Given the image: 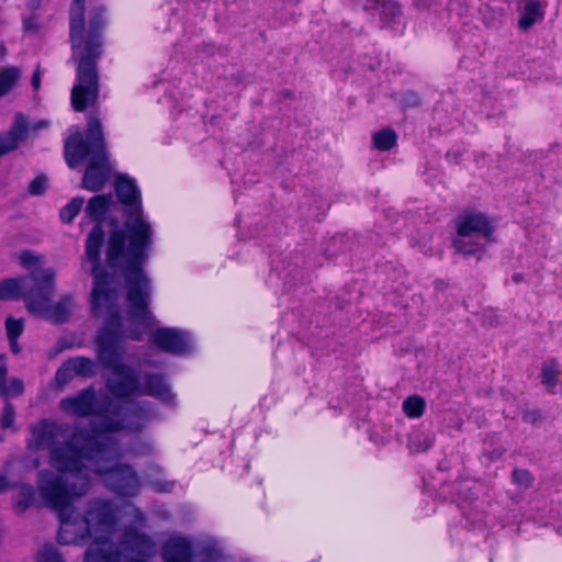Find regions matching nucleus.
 <instances>
[{
  "mask_svg": "<svg viewBox=\"0 0 562 562\" xmlns=\"http://www.w3.org/2000/svg\"><path fill=\"white\" fill-rule=\"evenodd\" d=\"M42 4V0H27L26 1V7L32 10V11H35L37 10Z\"/></svg>",
  "mask_w": 562,
  "mask_h": 562,
  "instance_id": "obj_31",
  "label": "nucleus"
},
{
  "mask_svg": "<svg viewBox=\"0 0 562 562\" xmlns=\"http://www.w3.org/2000/svg\"><path fill=\"white\" fill-rule=\"evenodd\" d=\"M432 445V439H430L428 436L424 438V447L416 448L415 451H425Z\"/></svg>",
  "mask_w": 562,
  "mask_h": 562,
  "instance_id": "obj_33",
  "label": "nucleus"
},
{
  "mask_svg": "<svg viewBox=\"0 0 562 562\" xmlns=\"http://www.w3.org/2000/svg\"><path fill=\"white\" fill-rule=\"evenodd\" d=\"M55 289V271L45 270L41 274L33 273L31 278L4 280L0 282V300L23 297L27 311L55 324L69 319L72 308V297L65 296L52 304L50 297Z\"/></svg>",
  "mask_w": 562,
  "mask_h": 562,
  "instance_id": "obj_6",
  "label": "nucleus"
},
{
  "mask_svg": "<svg viewBox=\"0 0 562 562\" xmlns=\"http://www.w3.org/2000/svg\"><path fill=\"white\" fill-rule=\"evenodd\" d=\"M76 374L71 372L70 370H65V363L61 366V368L56 373V382L60 385L67 383L72 376Z\"/></svg>",
  "mask_w": 562,
  "mask_h": 562,
  "instance_id": "obj_28",
  "label": "nucleus"
},
{
  "mask_svg": "<svg viewBox=\"0 0 562 562\" xmlns=\"http://www.w3.org/2000/svg\"><path fill=\"white\" fill-rule=\"evenodd\" d=\"M5 374H7V368L5 367H1L0 368V389L2 387V385L4 383Z\"/></svg>",
  "mask_w": 562,
  "mask_h": 562,
  "instance_id": "obj_35",
  "label": "nucleus"
},
{
  "mask_svg": "<svg viewBox=\"0 0 562 562\" xmlns=\"http://www.w3.org/2000/svg\"><path fill=\"white\" fill-rule=\"evenodd\" d=\"M381 15L385 23L391 24L401 15V8L396 3L383 4Z\"/></svg>",
  "mask_w": 562,
  "mask_h": 562,
  "instance_id": "obj_23",
  "label": "nucleus"
},
{
  "mask_svg": "<svg viewBox=\"0 0 562 562\" xmlns=\"http://www.w3.org/2000/svg\"><path fill=\"white\" fill-rule=\"evenodd\" d=\"M95 362L83 357H76L65 362V370H70L76 375L90 376L95 372Z\"/></svg>",
  "mask_w": 562,
  "mask_h": 562,
  "instance_id": "obj_16",
  "label": "nucleus"
},
{
  "mask_svg": "<svg viewBox=\"0 0 562 562\" xmlns=\"http://www.w3.org/2000/svg\"><path fill=\"white\" fill-rule=\"evenodd\" d=\"M19 262L24 269L31 271L30 276L24 277V278H19L18 279L19 281L31 278L33 273L41 274V272L49 269V268L40 269L41 266L43 265V257L36 255L35 252H33L31 250L22 251L19 256Z\"/></svg>",
  "mask_w": 562,
  "mask_h": 562,
  "instance_id": "obj_15",
  "label": "nucleus"
},
{
  "mask_svg": "<svg viewBox=\"0 0 562 562\" xmlns=\"http://www.w3.org/2000/svg\"><path fill=\"white\" fill-rule=\"evenodd\" d=\"M397 136L394 131L385 128L373 135L374 147L379 150H390L396 144Z\"/></svg>",
  "mask_w": 562,
  "mask_h": 562,
  "instance_id": "obj_19",
  "label": "nucleus"
},
{
  "mask_svg": "<svg viewBox=\"0 0 562 562\" xmlns=\"http://www.w3.org/2000/svg\"><path fill=\"white\" fill-rule=\"evenodd\" d=\"M46 125H47L46 122H40V123L34 125L33 130L37 131V130H40V128H42V127H44Z\"/></svg>",
  "mask_w": 562,
  "mask_h": 562,
  "instance_id": "obj_36",
  "label": "nucleus"
},
{
  "mask_svg": "<svg viewBox=\"0 0 562 562\" xmlns=\"http://www.w3.org/2000/svg\"><path fill=\"white\" fill-rule=\"evenodd\" d=\"M14 417H15V414H14L13 406L9 403L5 404L3 412H2V416H1V427L3 429H8V428L12 427L13 423H14Z\"/></svg>",
  "mask_w": 562,
  "mask_h": 562,
  "instance_id": "obj_26",
  "label": "nucleus"
},
{
  "mask_svg": "<svg viewBox=\"0 0 562 562\" xmlns=\"http://www.w3.org/2000/svg\"><path fill=\"white\" fill-rule=\"evenodd\" d=\"M5 329L8 338H19L24 329V322L22 318L16 319L13 317H8L5 321Z\"/></svg>",
  "mask_w": 562,
  "mask_h": 562,
  "instance_id": "obj_21",
  "label": "nucleus"
},
{
  "mask_svg": "<svg viewBox=\"0 0 562 562\" xmlns=\"http://www.w3.org/2000/svg\"><path fill=\"white\" fill-rule=\"evenodd\" d=\"M543 15V10L539 1L528 0L521 9V16L518 25L521 30L530 29Z\"/></svg>",
  "mask_w": 562,
  "mask_h": 562,
  "instance_id": "obj_13",
  "label": "nucleus"
},
{
  "mask_svg": "<svg viewBox=\"0 0 562 562\" xmlns=\"http://www.w3.org/2000/svg\"><path fill=\"white\" fill-rule=\"evenodd\" d=\"M133 525L124 530L121 542L110 552L103 554L93 546L86 554L83 562H147L156 552V544L146 533L139 531L144 524L142 512L127 504Z\"/></svg>",
  "mask_w": 562,
  "mask_h": 562,
  "instance_id": "obj_8",
  "label": "nucleus"
},
{
  "mask_svg": "<svg viewBox=\"0 0 562 562\" xmlns=\"http://www.w3.org/2000/svg\"><path fill=\"white\" fill-rule=\"evenodd\" d=\"M513 477L517 484L524 485V486L530 485L531 481H532L530 473L526 470H517V469L514 470Z\"/></svg>",
  "mask_w": 562,
  "mask_h": 562,
  "instance_id": "obj_27",
  "label": "nucleus"
},
{
  "mask_svg": "<svg viewBox=\"0 0 562 562\" xmlns=\"http://www.w3.org/2000/svg\"><path fill=\"white\" fill-rule=\"evenodd\" d=\"M23 27L27 32H37L40 30L38 19L36 16H29L23 20Z\"/></svg>",
  "mask_w": 562,
  "mask_h": 562,
  "instance_id": "obj_29",
  "label": "nucleus"
},
{
  "mask_svg": "<svg viewBox=\"0 0 562 562\" xmlns=\"http://www.w3.org/2000/svg\"><path fill=\"white\" fill-rule=\"evenodd\" d=\"M127 316L122 318L116 311L117 288L115 284V300L111 307L97 312L95 315H106L105 324L97 338V352L102 366L111 370L108 381L110 392L116 397L131 395H150L162 402L171 403L175 398L169 385L161 375H148L144 384H139L136 372L121 363L124 353L125 339L142 340L144 335H151V342L159 349L175 355H182L190 350L191 340L187 333L176 328H156L157 319L149 310L150 280L148 279V294L142 304L128 299V282L124 278Z\"/></svg>",
  "mask_w": 562,
  "mask_h": 562,
  "instance_id": "obj_2",
  "label": "nucleus"
},
{
  "mask_svg": "<svg viewBox=\"0 0 562 562\" xmlns=\"http://www.w3.org/2000/svg\"><path fill=\"white\" fill-rule=\"evenodd\" d=\"M10 340V348L12 350L13 353H19L20 352V347H19V344H18V338H9Z\"/></svg>",
  "mask_w": 562,
  "mask_h": 562,
  "instance_id": "obj_32",
  "label": "nucleus"
},
{
  "mask_svg": "<svg viewBox=\"0 0 562 562\" xmlns=\"http://www.w3.org/2000/svg\"><path fill=\"white\" fill-rule=\"evenodd\" d=\"M457 236L453 239L456 251L471 256L485 250L495 241L496 225L486 214L469 210L459 214L454 221Z\"/></svg>",
  "mask_w": 562,
  "mask_h": 562,
  "instance_id": "obj_9",
  "label": "nucleus"
},
{
  "mask_svg": "<svg viewBox=\"0 0 562 562\" xmlns=\"http://www.w3.org/2000/svg\"><path fill=\"white\" fill-rule=\"evenodd\" d=\"M402 408L408 418H419L425 412L426 402L419 395H411L403 402Z\"/></svg>",
  "mask_w": 562,
  "mask_h": 562,
  "instance_id": "obj_18",
  "label": "nucleus"
},
{
  "mask_svg": "<svg viewBox=\"0 0 562 562\" xmlns=\"http://www.w3.org/2000/svg\"><path fill=\"white\" fill-rule=\"evenodd\" d=\"M65 158L70 168L88 160L83 176V188L89 191H99L106 182L111 165L108 159L106 144L101 121L95 116L88 119L87 139L77 132L65 143Z\"/></svg>",
  "mask_w": 562,
  "mask_h": 562,
  "instance_id": "obj_7",
  "label": "nucleus"
},
{
  "mask_svg": "<svg viewBox=\"0 0 562 562\" xmlns=\"http://www.w3.org/2000/svg\"><path fill=\"white\" fill-rule=\"evenodd\" d=\"M560 368L559 363L553 360H547L541 368V382L550 393H557L559 385Z\"/></svg>",
  "mask_w": 562,
  "mask_h": 562,
  "instance_id": "obj_14",
  "label": "nucleus"
},
{
  "mask_svg": "<svg viewBox=\"0 0 562 562\" xmlns=\"http://www.w3.org/2000/svg\"><path fill=\"white\" fill-rule=\"evenodd\" d=\"M24 386L23 382L19 379H13L9 382L8 385H2L0 389L1 393L5 396H18L23 393Z\"/></svg>",
  "mask_w": 562,
  "mask_h": 562,
  "instance_id": "obj_24",
  "label": "nucleus"
},
{
  "mask_svg": "<svg viewBox=\"0 0 562 562\" xmlns=\"http://www.w3.org/2000/svg\"><path fill=\"white\" fill-rule=\"evenodd\" d=\"M21 77L16 67H0V97L8 94Z\"/></svg>",
  "mask_w": 562,
  "mask_h": 562,
  "instance_id": "obj_17",
  "label": "nucleus"
},
{
  "mask_svg": "<svg viewBox=\"0 0 562 562\" xmlns=\"http://www.w3.org/2000/svg\"><path fill=\"white\" fill-rule=\"evenodd\" d=\"M47 186V179L44 176L36 177L29 186V192L32 195L42 194Z\"/></svg>",
  "mask_w": 562,
  "mask_h": 562,
  "instance_id": "obj_25",
  "label": "nucleus"
},
{
  "mask_svg": "<svg viewBox=\"0 0 562 562\" xmlns=\"http://www.w3.org/2000/svg\"><path fill=\"white\" fill-rule=\"evenodd\" d=\"M32 86L34 88V90H38L40 89V86H41V72H40V68H37L35 70V72L33 74V77H32Z\"/></svg>",
  "mask_w": 562,
  "mask_h": 562,
  "instance_id": "obj_30",
  "label": "nucleus"
},
{
  "mask_svg": "<svg viewBox=\"0 0 562 562\" xmlns=\"http://www.w3.org/2000/svg\"><path fill=\"white\" fill-rule=\"evenodd\" d=\"M9 487L8 479L4 475H0V494L7 491Z\"/></svg>",
  "mask_w": 562,
  "mask_h": 562,
  "instance_id": "obj_34",
  "label": "nucleus"
},
{
  "mask_svg": "<svg viewBox=\"0 0 562 562\" xmlns=\"http://www.w3.org/2000/svg\"><path fill=\"white\" fill-rule=\"evenodd\" d=\"M113 204L111 195H95L86 207V214L98 224L92 228L86 240L85 258L82 267L90 270L94 277V285L91 293V306L97 311L111 307L115 300V284L119 279L124 281V277L113 269L101 267L100 252L103 244L104 233L100 222L104 218Z\"/></svg>",
  "mask_w": 562,
  "mask_h": 562,
  "instance_id": "obj_5",
  "label": "nucleus"
},
{
  "mask_svg": "<svg viewBox=\"0 0 562 562\" xmlns=\"http://www.w3.org/2000/svg\"><path fill=\"white\" fill-rule=\"evenodd\" d=\"M104 9H98L89 21V32L85 36V0H74L70 7V40L72 58L78 60L76 85L71 90V105L83 112L94 105L99 98L97 59L101 56V30L104 25Z\"/></svg>",
  "mask_w": 562,
  "mask_h": 562,
  "instance_id": "obj_4",
  "label": "nucleus"
},
{
  "mask_svg": "<svg viewBox=\"0 0 562 562\" xmlns=\"http://www.w3.org/2000/svg\"><path fill=\"white\" fill-rule=\"evenodd\" d=\"M165 562H192L193 551L187 538L172 536L162 547Z\"/></svg>",
  "mask_w": 562,
  "mask_h": 562,
  "instance_id": "obj_11",
  "label": "nucleus"
},
{
  "mask_svg": "<svg viewBox=\"0 0 562 562\" xmlns=\"http://www.w3.org/2000/svg\"><path fill=\"white\" fill-rule=\"evenodd\" d=\"M83 205L82 198L72 199L60 210V218L64 223H70L79 213Z\"/></svg>",
  "mask_w": 562,
  "mask_h": 562,
  "instance_id": "obj_20",
  "label": "nucleus"
},
{
  "mask_svg": "<svg viewBox=\"0 0 562 562\" xmlns=\"http://www.w3.org/2000/svg\"><path fill=\"white\" fill-rule=\"evenodd\" d=\"M114 188L126 220L123 228L115 227L110 234L105 247V263L127 280L128 299L142 304L148 294V276L144 265L154 243V229L144 214L142 194L135 179L120 173Z\"/></svg>",
  "mask_w": 562,
  "mask_h": 562,
  "instance_id": "obj_3",
  "label": "nucleus"
},
{
  "mask_svg": "<svg viewBox=\"0 0 562 562\" xmlns=\"http://www.w3.org/2000/svg\"><path fill=\"white\" fill-rule=\"evenodd\" d=\"M59 405L66 414L83 417L94 414L97 398L92 390L86 389L74 396L63 398Z\"/></svg>",
  "mask_w": 562,
  "mask_h": 562,
  "instance_id": "obj_10",
  "label": "nucleus"
},
{
  "mask_svg": "<svg viewBox=\"0 0 562 562\" xmlns=\"http://www.w3.org/2000/svg\"><path fill=\"white\" fill-rule=\"evenodd\" d=\"M151 416L146 405L128 403L115 408L112 405L93 419L90 431L76 432L69 442L66 430L53 422L41 420L31 428L27 447L32 450L48 449L50 464L59 472L41 471L37 497L30 484L14 486L13 509L18 515L40 505L57 512L59 517L58 541L61 544H79L91 539L86 553L95 544L103 554L115 546L111 542L117 508L110 501L93 499L83 516L74 507L77 498L85 496L91 487V474L101 475L104 484L121 496H134L139 490L135 471L119 463L120 451L114 435L121 430L137 431Z\"/></svg>",
  "mask_w": 562,
  "mask_h": 562,
  "instance_id": "obj_1",
  "label": "nucleus"
},
{
  "mask_svg": "<svg viewBox=\"0 0 562 562\" xmlns=\"http://www.w3.org/2000/svg\"><path fill=\"white\" fill-rule=\"evenodd\" d=\"M29 133L27 122L24 115L16 114L11 130L0 134V157L15 149Z\"/></svg>",
  "mask_w": 562,
  "mask_h": 562,
  "instance_id": "obj_12",
  "label": "nucleus"
},
{
  "mask_svg": "<svg viewBox=\"0 0 562 562\" xmlns=\"http://www.w3.org/2000/svg\"><path fill=\"white\" fill-rule=\"evenodd\" d=\"M37 562H64L60 554L52 546H44L37 554Z\"/></svg>",
  "mask_w": 562,
  "mask_h": 562,
  "instance_id": "obj_22",
  "label": "nucleus"
}]
</instances>
